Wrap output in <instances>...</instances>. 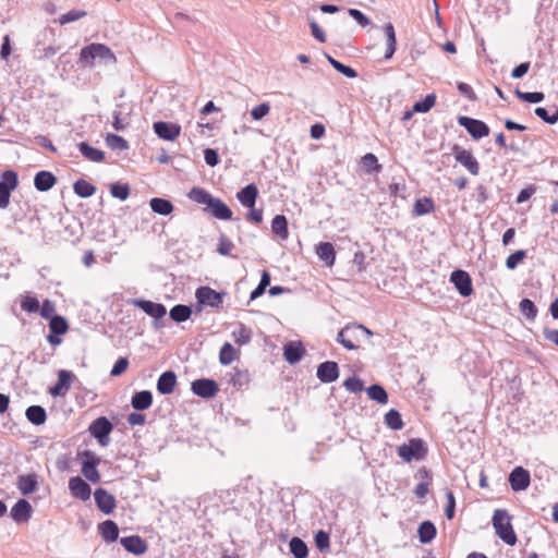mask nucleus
Masks as SVG:
<instances>
[{"instance_id":"1","label":"nucleus","mask_w":558,"mask_h":558,"mask_svg":"<svg viewBox=\"0 0 558 558\" xmlns=\"http://www.w3.org/2000/svg\"><path fill=\"white\" fill-rule=\"evenodd\" d=\"M99 59L105 64H116L117 57L112 50L105 44H90L81 49L80 62L85 65L93 66L95 60Z\"/></svg>"},{"instance_id":"2","label":"nucleus","mask_w":558,"mask_h":558,"mask_svg":"<svg viewBox=\"0 0 558 558\" xmlns=\"http://www.w3.org/2000/svg\"><path fill=\"white\" fill-rule=\"evenodd\" d=\"M511 517L508 514L507 510L497 509L493 514V526L495 529L496 534L510 546L515 545L517 535L511 525Z\"/></svg>"},{"instance_id":"3","label":"nucleus","mask_w":558,"mask_h":558,"mask_svg":"<svg viewBox=\"0 0 558 558\" xmlns=\"http://www.w3.org/2000/svg\"><path fill=\"white\" fill-rule=\"evenodd\" d=\"M397 452L404 462L420 461L425 459L428 448L423 439L411 438L407 444L399 446Z\"/></svg>"},{"instance_id":"4","label":"nucleus","mask_w":558,"mask_h":558,"mask_svg":"<svg viewBox=\"0 0 558 558\" xmlns=\"http://www.w3.org/2000/svg\"><path fill=\"white\" fill-rule=\"evenodd\" d=\"M362 333L371 336L372 331L363 325L345 326L338 332L337 342L342 344L348 350H354L356 349L354 341L359 340V337Z\"/></svg>"},{"instance_id":"5","label":"nucleus","mask_w":558,"mask_h":558,"mask_svg":"<svg viewBox=\"0 0 558 558\" xmlns=\"http://www.w3.org/2000/svg\"><path fill=\"white\" fill-rule=\"evenodd\" d=\"M19 179L16 172L7 170L0 180V208L5 209L10 204L11 192L16 189Z\"/></svg>"},{"instance_id":"6","label":"nucleus","mask_w":558,"mask_h":558,"mask_svg":"<svg viewBox=\"0 0 558 558\" xmlns=\"http://www.w3.org/2000/svg\"><path fill=\"white\" fill-rule=\"evenodd\" d=\"M113 429L112 423L106 417L100 416L96 418L89 426V433L97 439L100 446L106 447L109 445V435Z\"/></svg>"},{"instance_id":"7","label":"nucleus","mask_w":558,"mask_h":558,"mask_svg":"<svg viewBox=\"0 0 558 558\" xmlns=\"http://www.w3.org/2000/svg\"><path fill=\"white\" fill-rule=\"evenodd\" d=\"M131 303L135 307L141 308L148 316L155 318L156 328L161 327V325L158 324V320L165 317V315L167 314V308L163 304L142 299H133Z\"/></svg>"},{"instance_id":"8","label":"nucleus","mask_w":558,"mask_h":558,"mask_svg":"<svg viewBox=\"0 0 558 558\" xmlns=\"http://www.w3.org/2000/svg\"><path fill=\"white\" fill-rule=\"evenodd\" d=\"M456 160L461 163L472 175L480 173V163L471 151L464 149L458 144L451 148Z\"/></svg>"},{"instance_id":"9","label":"nucleus","mask_w":558,"mask_h":558,"mask_svg":"<svg viewBox=\"0 0 558 558\" xmlns=\"http://www.w3.org/2000/svg\"><path fill=\"white\" fill-rule=\"evenodd\" d=\"M196 300L202 305L219 308L222 305L225 292H217L209 287H201L195 293Z\"/></svg>"},{"instance_id":"10","label":"nucleus","mask_w":558,"mask_h":558,"mask_svg":"<svg viewBox=\"0 0 558 558\" xmlns=\"http://www.w3.org/2000/svg\"><path fill=\"white\" fill-rule=\"evenodd\" d=\"M458 123L465 128L469 134L475 140H480L489 134L488 125L481 120L461 116L458 118Z\"/></svg>"},{"instance_id":"11","label":"nucleus","mask_w":558,"mask_h":558,"mask_svg":"<svg viewBox=\"0 0 558 558\" xmlns=\"http://www.w3.org/2000/svg\"><path fill=\"white\" fill-rule=\"evenodd\" d=\"M450 281L462 296H470L473 293L472 279L466 271L461 269L452 271Z\"/></svg>"},{"instance_id":"12","label":"nucleus","mask_w":558,"mask_h":558,"mask_svg":"<svg viewBox=\"0 0 558 558\" xmlns=\"http://www.w3.org/2000/svg\"><path fill=\"white\" fill-rule=\"evenodd\" d=\"M191 389L194 395L204 399L215 397L219 390L217 383L214 379L208 378L194 380L192 383Z\"/></svg>"},{"instance_id":"13","label":"nucleus","mask_w":558,"mask_h":558,"mask_svg":"<svg viewBox=\"0 0 558 558\" xmlns=\"http://www.w3.org/2000/svg\"><path fill=\"white\" fill-rule=\"evenodd\" d=\"M82 456L86 458V460L82 464V473L83 475L93 483H98L100 481V473L97 470V464L99 463V458H97L93 452L85 450Z\"/></svg>"},{"instance_id":"14","label":"nucleus","mask_w":558,"mask_h":558,"mask_svg":"<svg viewBox=\"0 0 558 558\" xmlns=\"http://www.w3.org/2000/svg\"><path fill=\"white\" fill-rule=\"evenodd\" d=\"M153 128L157 136L165 141H174L181 133V126L177 123L158 121Z\"/></svg>"},{"instance_id":"15","label":"nucleus","mask_w":558,"mask_h":558,"mask_svg":"<svg viewBox=\"0 0 558 558\" xmlns=\"http://www.w3.org/2000/svg\"><path fill=\"white\" fill-rule=\"evenodd\" d=\"M530 473L522 466L514 468L509 475V483L514 492L524 490L530 485Z\"/></svg>"},{"instance_id":"16","label":"nucleus","mask_w":558,"mask_h":558,"mask_svg":"<svg viewBox=\"0 0 558 558\" xmlns=\"http://www.w3.org/2000/svg\"><path fill=\"white\" fill-rule=\"evenodd\" d=\"M120 544L126 551L135 556H141L145 554L148 549L147 543L138 535L121 537Z\"/></svg>"},{"instance_id":"17","label":"nucleus","mask_w":558,"mask_h":558,"mask_svg":"<svg viewBox=\"0 0 558 558\" xmlns=\"http://www.w3.org/2000/svg\"><path fill=\"white\" fill-rule=\"evenodd\" d=\"M316 375L322 383H333L339 377L338 364L333 361L323 362L318 365Z\"/></svg>"},{"instance_id":"18","label":"nucleus","mask_w":558,"mask_h":558,"mask_svg":"<svg viewBox=\"0 0 558 558\" xmlns=\"http://www.w3.org/2000/svg\"><path fill=\"white\" fill-rule=\"evenodd\" d=\"M98 509L105 514H110L116 508V498L104 488H97L94 493Z\"/></svg>"},{"instance_id":"19","label":"nucleus","mask_w":558,"mask_h":558,"mask_svg":"<svg viewBox=\"0 0 558 558\" xmlns=\"http://www.w3.org/2000/svg\"><path fill=\"white\" fill-rule=\"evenodd\" d=\"M69 489L73 497L86 501L90 498V486L80 476H74L69 481Z\"/></svg>"},{"instance_id":"20","label":"nucleus","mask_w":558,"mask_h":558,"mask_svg":"<svg viewBox=\"0 0 558 558\" xmlns=\"http://www.w3.org/2000/svg\"><path fill=\"white\" fill-rule=\"evenodd\" d=\"M74 375L70 371L62 369L58 374L57 384L50 388L49 392L51 396H64L71 387V381Z\"/></svg>"},{"instance_id":"21","label":"nucleus","mask_w":558,"mask_h":558,"mask_svg":"<svg viewBox=\"0 0 558 558\" xmlns=\"http://www.w3.org/2000/svg\"><path fill=\"white\" fill-rule=\"evenodd\" d=\"M56 183H57V178L50 171L41 170V171L37 172L34 178V185H35L36 190L39 192H47V191L51 190Z\"/></svg>"},{"instance_id":"22","label":"nucleus","mask_w":558,"mask_h":558,"mask_svg":"<svg viewBox=\"0 0 558 558\" xmlns=\"http://www.w3.org/2000/svg\"><path fill=\"white\" fill-rule=\"evenodd\" d=\"M32 506L26 499H20L11 509V517L15 522H26L32 514Z\"/></svg>"},{"instance_id":"23","label":"nucleus","mask_w":558,"mask_h":558,"mask_svg":"<svg viewBox=\"0 0 558 558\" xmlns=\"http://www.w3.org/2000/svg\"><path fill=\"white\" fill-rule=\"evenodd\" d=\"M210 210L211 215L220 220H230L232 219V210L230 207L223 203L220 198L213 197L211 202L207 206Z\"/></svg>"},{"instance_id":"24","label":"nucleus","mask_w":558,"mask_h":558,"mask_svg":"<svg viewBox=\"0 0 558 558\" xmlns=\"http://www.w3.org/2000/svg\"><path fill=\"white\" fill-rule=\"evenodd\" d=\"M257 195L258 190L256 185L252 183L241 189L238 192L236 197L244 207L253 208L255 206Z\"/></svg>"},{"instance_id":"25","label":"nucleus","mask_w":558,"mask_h":558,"mask_svg":"<svg viewBox=\"0 0 558 558\" xmlns=\"http://www.w3.org/2000/svg\"><path fill=\"white\" fill-rule=\"evenodd\" d=\"M177 384V376L174 372H163L157 380V390L161 395H169L173 391Z\"/></svg>"},{"instance_id":"26","label":"nucleus","mask_w":558,"mask_h":558,"mask_svg":"<svg viewBox=\"0 0 558 558\" xmlns=\"http://www.w3.org/2000/svg\"><path fill=\"white\" fill-rule=\"evenodd\" d=\"M153 404V393L149 390L135 392L131 399V405L135 411H144Z\"/></svg>"},{"instance_id":"27","label":"nucleus","mask_w":558,"mask_h":558,"mask_svg":"<svg viewBox=\"0 0 558 558\" xmlns=\"http://www.w3.org/2000/svg\"><path fill=\"white\" fill-rule=\"evenodd\" d=\"M384 33L386 36V46H387L384 59L390 60L397 49V38H396V31H395L393 25L391 23L385 24Z\"/></svg>"},{"instance_id":"28","label":"nucleus","mask_w":558,"mask_h":558,"mask_svg":"<svg viewBox=\"0 0 558 558\" xmlns=\"http://www.w3.org/2000/svg\"><path fill=\"white\" fill-rule=\"evenodd\" d=\"M37 484V475L35 473L20 475L16 483L22 495H29L35 492Z\"/></svg>"},{"instance_id":"29","label":"nucleus","mask_w":558,"mask_h":558,"mask_svg":"<svg viewBox=\"0 0 558 558\" xmlns=\"http://www.w3.org/2000/svg\"><path fill=\"white\" fill-rule=\"evenodd\" d=\"M77 147L83 157L89 161L102 162L105 160V153L98 148L90 146L86 142L78 143Z\"/></svg>"},{"instance_id":"30","label":"nucleus","mask_w":558,"mask_h":558,"mask_svg":"<svg viewBox=\"0 0 558 558\" xmlns=\"http://www.w3.org/2000/svg\"><path fill=\"white\" fill-rule=\"evenodd\" d=\"M304 354V348L301 343L289 342L283 348V356L290 364H296Z\"/></svg>"},{"instance_id":"31","label":"nucleus","mask_w":558,"mask_h":558,"mask_svg":"<svg viewBox=\"0 0 558 558\" xmlns=\"http://www.w3.org/2000/svg\"><path fill=\"white\" fill-rule=\"evenodd\" d=\"M316 254L327 266H332L336 260V252L330 242H320L316 246Z\"/></svg>"},{"instance_id":"32","label":"nucleus","mask_w":558,"mask_h":558,"mask_svg":"<svg viewBox=\"0 0 558 558\" xmlns=\"http://www.w3.org/2000/svg\"><path fill=\"white\" fill-rule=\"evenodd\" d=\"M99 532L106 542H114L119 536V527L116 522L106 520L99 524Z\"/></svg>"},{"instance_id":"33","label":"nucleus","mask_w":558,"mask_h":558,"mask_svg":"<svg viewBox=\"0 0 558 558\" xmlns=\"http://www.w3.org/2000/svg\"><path fill=\"white\" fill-rule=\"evenodd\" d=\"M26 418L34 425H41L47 420L46 410L41 405H31L25 412Z\"/></svg>"},{"instance_id":"34","label":"nucleus","mask_w":558,"mask_h":558,"mask_svg":"<svg viewBox=\"0 0 558 558\" xmlns=\"http://www.w3.org/2000/svg\"><path fill=\"white\" fill-rule=\"evenodd\" d=\"M420 542L423 544L430 543L436 536V527L430 521H423L417 529Z\"/></svg>"},{"instance_id":"35","label":"nucleus","mask_w":558,"mask_h":558,"mask_svg":"<svg viewBox=\"0 0 558 558\" xmlns=\"http://www.w3.org/2000/svg\"><path fill=\"white\" fill-rule=\"evenodd\" d=\"M150 208L154 213L161 216H168L173 211V205L170 201L160 197H154L149 202Z\"/></svg>"},{"instance_id":"36","label":"nucleus","mask_w":558,"mask_h":558,"mask_svg":"<svg viewBox=\"0 0 558 558\" xmlns=\"http://www.w3.org/2000/svg\"><path fill=\"white\" fill-rule=\"evenodd\" d=\"M271 230L280 239L287 240L289 236L288 220L283 215H276L271 221Z\"/></svg>"},{"instance_id":"37","label":"nucleus","mask_w":558,"mask_h":558,"mask_svg":"<svg viewBox=\"0 0 558 558\" xmlns=\"http://www.w3.org/2000/svg\"><path fill=\"white\" fill-rule=\"evenodd\" d=\"M289 548L294 558H307L308 556V547L306 543L298 536L290 539Z\"/></svg>"},{"instance_id":"38","label":"nucleus","mask_w":558,"mask_h":558,"mask_svg":"<svg viewBox=\"0 0 558 558\" xmlns=\"http://www.w3.org/2000/svg\"><path fill=\"white\" fill-rule=\"evenodd\" d=\"M170 318L177 323L187 320L192 315V308L187 305L177 304L169 312Z\"/></svg>"},{"instance_id":"39","label":"nucleus","mask_w":558,"mask_h":558,"mask_svg":"<svg viewBox=\"0 0 558 558\" xmlns=\"http://www.w3.org/2000/svg\"><path fill=\"white\" fill-rule=\"evenodd\" d=\"M73 190L77 196L87 198L95 194L96 186L87 182L86 180L81 179L73 184Z\"/></svg>"},{"instance_id":"40","label":"nucleus","mask_w":558,"mask_h":558,"mask_svg":"<svg viewBox=\"0 0 558 558\" xmlns=\"http://www.w3.org/2000/svg\"><path fill=\"white\" fill-rule=\"evenodd\" d=\"M385 424L392 430H400L403 427L401 414L391 409L385 414Z\"/></svg>"},{"instance_id":"41","label":"nucleus","mask_w":558,"mask_h":558,"mask_svg":"<svg viewBox=\"0 0 558 558\" xmlns=\"http://www.w3.org/2000/svg\"><path fill=\"white\" fill-rule=\"evenodd\" d=\"M189 198L197 204H204L206 206L209 205V203L213 199V195H210L207 191L201 187H193L189 194Z\"/></svg>"},{"instance_id":"42","label":"nucleus","mask_w":558,"mask_h":558,"mask_svg":"<svg viewBox=\"0 0 558 558\" xmlns=\"http://www.w3.org/2000/svg\"><path fill=\"white\" fill-rule=\"evenodd\" d=\"M367 396L369 399L377 401L380 404L388 402V395L383 386L374 384L367 388Z\"/></svg>"},{"instance_id":"43","label":"nucleus","mask_w":558,"mask_h":558,"mask_svg":"<svg viewBox=\"0 0 558 558\" xmlns=\"http://www.w3.org/2000/svg\"><path fill=\"white\" fill-rule=\"evenodd\" d=\"M69 329L66 319L60 315H54L49 322V330L52 333L64 335Z\"/></svg>"},{"instance_id":"44","label":"nucleus","mask_w":558,"mask_h":558,"mask_svg":"<svg viewBox=\"0 0 558 558\" xmlns=\"http://www.w3.org/2000/svg\"><path fill=\"white\" fill-rule=\"evenodd\" d=\"M326 57H327L328 62L331 64V66L339 73L347 76L348 78H354L357 76V73L353 68L339 62L338 60L333 59L329 54H326Z\"/></svg>"},{"instance_id":"45","label":"nucleus","mask_w":558,"mask_h":558,"mask_svg":"<svg viewBox=\"0 0 558 558\" xmlns=\"http://www.w3.org/2000/svg\"><path fill=\"white\" fill-rule=\"evenodd\" d=\"M106 144L112 150H126L129 149V143L120 135L108 134L106 136Z\"/></svg>"},{"instance_id":"46","label":"nucleus","mask_w":558,"mask_h":558,"mask_svg":"<svg viewBox=\"0 0 558 558\" xmlns=\"http://www.w3.org/2000/svg\"><path fill=\"white\" fill-rule=\"evenodd\" d=\"M236 356L235 349L232 347L231 343L226 342L219 352V361L222 365H229L231 364Z\"/></svg>"},{"instance_id":"47","label":"nucleus","mask_w":558,"mask_h":558,"mask_svg":"<svg viewBox=\"0 0 558 558\" xmlns=\"http://www.w3.org/2000/svg\"><path fill=\"white\" fill-rule=\"evenodd\" d=\"M520 312L523 316H525L529 320H534L537 316V307L535 306L534 302L530 299H523L521 300L519 304Z\"/></svg>"},{"instance_id":"48","label":"nucleus","mask_w":558,"mask_h":558,"mask_svg":"<svg viewBox=\"0 0 558 558\" xmlns=\"http://www.w3.org/2000/svg\"><path fill=\"white\" fill-rule=\"evenodd\" d=\"M515 96L526 102L538 104L544 100L545 96L542 92H521L520 89H515Z\"/></svg>"},{"instance_id":"49","label":"nucleus","mask_w":558,"mask_h":558,"mask_svg":"<svg viewBox=\"0 0 558 558\" xmlns=\"http://www.w3.org/2000/svg\"><path fill=\"white\" fill-rule=\"evenodd\" d=\"M434 210V203L430 198L417 199L414 204V213L417 216L429 214Z\"/></svg>"},{"instance_id":"50","label":"nucleus","mask_w":558,"mask_h":558,"mask_svg":"<svg viewBox=\"0 0 558 558\" xmlns=\"http://www.w3.org/2000/svg\"><path fill=\"white\" fill-rule=\"evenodd\" d=\"M436 101L435 95H427L424 99L418 100L413 106L414 112L425 113L429 111Z\"/></svg>"},{"instance_id":"51","label":"nucleus","mask_w":558,"mask_h":558,"mask_svg":"<svg viewBox=\"0 0 558 558\" xmlns=\"http://www.w3.org/2000/svg\"><path fill=\"white\" fill-rule=\"evenodd\" d=\"M232 337L238 344H246L251 341V330L240 324L239 328L232 332Z\"/></svg>"},{"instance_id":"52","label":"nucleus","mask_w":558,"mask_h":558,"mask_svg":"<svg viewBox=\"0 0 558 558\" xmlns=\"http://www.w3.org/2000/svg\"><path fill=\"white\" fill-rule=\"evenodd\" d=\"M315 545L320 551H327L330 548V536L327 532L319 530L314 536Z\"/></svg>"},{"instance_id":"53","label":"nucleus","mask_w":558,"mask_h":558,"mask_svg":"<svg viewBox=\"0 0 558 558\" xmlns=\"http://www.w3.org/2000/svg\"><path fill=\"white\" fill-rule=\"evenodd\" d=\"M110 193L113 197L125 201L130 196V186L129 184L113 183Z\"/></svg>"},{"instance_id":"54","label":"nucleus","mask_w":558,"mask_h":558,"mask_svg":"<svg viewBox=\"0 0 558 558\" xmlns=\"http://www.w3.org/2000/svg\"><path fill=\"white\" fill-rule=\"evenodd\" d=\"M526 257V252L524 250H518L514 253L510 254L506 259V267L510 270L517 268V266L523 262Z\"/></svg>"},{"instance_id":"55","label":"nucleus","mask_w":558,"mask_h":558,"mask_svg":"<svg viewBox=\"0 0 558 558\" xmlns=\"http://www.w3.org/2000/svg\"><path fill=\"white\" fill-rule=\"evenodd\" d=\"M361 162L367 172L379 171L381 169V166L378 163L377 157L371 153L363 156Z\"/></svg>"},{"instance_id":"56","label":"nucleus","mask_w":558,"mask_h":558,"mask_svg":"<svg viewBox=\"0 0 558 558\" xmlns=\"http://www.w3.org/2000/svg\"><path fill=\"white\" fill-rule=\"evenodd\" d=\"M86 14H87V12L84 10H71V11L66 12L65 14H62L59 17V23L61 25H64V24L71 23V22H75V21H78L80 19L86 16Z\"/></svg>"},{"instance_id":"57","label":"nucleus","mask_w":558,"mask_h":558,"mask_svg":"<svg viewBox=\"0 0 558 558\" xmlns=\"http://www.w3.org/2000/svg\"><path fill=\"white\" fill-rule=\"evenodd\" d=\"M535 114L548 124H555L558 121V108L554 111L553 114H549L546 108L537 107L535 109Z\"/></svg>"},{"instance_id":"58","label":"nucleus","mask_w":558,"mask_h":558,"mask_svg":"<svg viewBox=\"0 0 558 558\" xmlns=\"http://www.w3.org/2000/svg\"><path fill=\"white\" fill-rule=\"evenodd\" d=\"M343 386L352 393H359L364 389L363 381L357 377H349L344 380Z\"/></svg>"},{"instance_id":"59","label":"nucleus","mask_w":558,"mask_h":558,"mask_svg":"<svg viewBox=\"0 0 558 558\" xmlns=\"http://www.w3.org/2000/svg\"><path fill=\"white\" fill-rule=\"evenodd\" d=\"M270 111V105L268 102H262L251 110V117L253 120L259 121L265 118Z\"/></svg>"},{"instance_id":"60","label":"nucleus","mask_w":558,"mask_h":558,"mask_svg":"<svg viewBox=\"0 0 558 558\" xmlns=\"http://www.w3.org/2000/svg\"><path fill=\"white\" fill-rule=\"evenodd\" d=\"M40 316L45 319H51L54 316L56 305L52 301L46 299L41 305H39L38 310Z\"/></svg>"},{"instance_id":"61","label":"nucleus","mask_w":558,"mask_h":558,"mask_svg":"<svg viewBox=\"0 0 558 558\" xmlns=\"http://www.w3.org/2000/svg\"><path fill=\"white\" fill-rule=\"evenodd\" d=\"M21 307L27 313H36L39 310V302L35 296H25L21 302Z\"/></svg>"},{"instance_id":"62","label":"nucleus","mask_w":558,"mask_h":558,"mask_svg":"<svg viewBox=\"0 0 558 558\" xmlns=\"http://www.w3.org/2000/svg\"><path fill=\"white\" fill-rule=\"evenodd\" d=\"M233 247H234V245H233L232 241L230 239H228L226 235L222 234L219 238L217 252L220 255H223V256L230 255Z\"/></svg>"},{"instance_id":"63","label":"nucleus","mask_w":558,"mask_h":558,"mask_svg":"<svg viewBox=\"0 0 558 558\" xmlns=\"http://www.w3.org/2000/svg\"><path fill=\"white\" fill-rule=\"evenodd\" d=\"M348 13L351 17H353L357 24H360L362 27H365L371 24V20L360 10L357 9H349Z\"/></svg>"},{"instance_id":"64","label":"nucleus","mask_w":558,"mask_h":558,"mask_svg":"<svg viewBox=\"0 0 558 558\" xmlns=\"http://www.w3.org/2000/svg\"><path fill=\"white\" fill-rule=\"evenodd\" d=\"M129 366V360L126 357H119L111 368L110 375L116 377L125 372Z\"/></svg>"}]
</instances>
